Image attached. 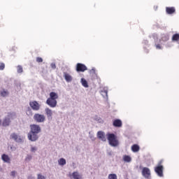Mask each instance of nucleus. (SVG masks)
Here are the masks:
<instances>
[{
    "label": "nucleus",
    "instance_id": "obj_1",
    "mask_svg": "<svg viewBox=\"0 0 179 179\" xmlns=\"http://www.w3.org/2000/svg\"><path fill=\"white\" fill-rule=\"evenodd\" d=\"M108 141L109 142V145L110 146H118L119 142L118 139L117 138V136L114 134H107Z\"/></svg>",
    "mask_w": 179,
    "mask_h": 179
},
{
    "label": "nucleus",
    "instance_id": "obj_2",
    "mask_svg": "<svg viewBox=\"0 0 179 179\" xmlns=\"http://www.w3.org/2000/svg\"><path fill=\"white\" fill-rule=\"evenodd\" d=\"M12 117H13V113H8L7 117H5L3 120H1V127H9L10 125V122L12 120Z\"/></svg>",
    "mask_w": 179,
    "mask_h": 179
},
{
    "label": "nucleus",
    "instance_id": "obj_3",
    "mask_svg": "<svg viewBox=\"0 0 179 179\" xmlns=\"http://www.w3.org/2000/svg\"><path fill=\"white\" fill-rule=\"evenodd\" d=\"M164 170V167L162 165V162H159L158 165L155 167V171L156 174H157L158 177H163V171Z\"/></svg>",
    "mask_w": 179,
    "mask_h": 179
},
{
    "label": "nucleus",
    "instance_id": "obj_4",
    "mask_svg": "<svg viewBox=\"0 0 179 179\" xmlns=\"http://www.w3.org/2000/svg\"><path fill=\"white\" fill-rule=\"evenodd\" d=\"M34 120L36 121V122H44V121H45V116L44 115L36 113L34 115Z\"/></svg>",
    "mask_w": 179,
    "mask_h": 179
},
{
    "label": "nucleus",
    "instance_id": "obj_5",
    "mask_svg": "<svg viewBox=\"0 0 179 179\" xmlns=\"http://www.w3.org/2000/svg\"><path fill=\"white\" fill-rule=\"evenodd\" d=\"M30 129V132H32V134H40L41 132V127L38 124H31Z\"/></svg>",
    "mask_w": 179,
    "mask_h": 179
},
{
    "label": "nucleus",
    "instance_id": "obj_6",
    "mask_svg": "<svg viewBox=\"0 0 179 179\" xmlns=\"http://www.w3.org/2000/svg\"><path fill=\"white\" fill-rule=\"evenodd\" d=\"M29 106L34 111H38L40 110L41 105L37 101H32L29 102Z\"/></svg>",
    "mask_w": 179,
    "mask_h": 179
},
{
    "label": "nucleus",
    "instance_id": "obj_7",
    "mask_svg": "<svg viewBox=\"0 0 179 179\" xmlns=\"http://www.w3.org/2000/svg\"><path fill=\"white\" fill-rule=\"evenodd\" d=\"M76 71L77 72H85V71H87V67L83 64L78 63L76 66Z\"/></svg>",
    "mask_w": 179,
    "mask_h": 179
},
{
    "label": "nucleus",
    "instance_id": "obj_8",
    "mask_svg": "<svg viewBox=\"0 0 179 179\" xmlns=\"http://www.w3.org/2000/svg\"><path fill=\"white\" fill-rule=\"evenodd\" d=\"M142 176H144L145 178H150V169L148 167H143L141 171Z\"/></svg>",
    "mask_w": 179,
    "mask_h": 179
},
{
    "label": "nucleus",
    "instance_id": "obj_9",
    "mask_svg": "<svg viewBox=\"0 0 179 179\" xmlns=\"http://www.w3.org/2000/svg\"><path fill=\"white\" fill-rule=\"evenodd\" d=\"M57 99H54L49 97L46 100V104H48V106H50L52 108L57 107Z\"/></svg>",
    "mask_w": 179,
    "mask_h": 179
},
{
    "label": "nucleus",
    "instance_id": "obj_10",
    "mask_svg": "<svg viewBox=\"0 0 179 179\" xmlns=\"http://www.w3.org/2000/svg\"><path fill=\"white\" fill-rule=\"evenodd\" d=\"M28 139L29 141H31L32 142H36V141H37V139H38V136L37 135V133H33V132L30 131L28 134Z\"/></svg>",
    "mask_w": 179,
    "mask_h": 179
},
{
    "label": "nucleus",
    "instance_id": "obj_11",
    "mask_svg": "<svg viewBox=\"0 0 179 179\" xmlns=\"http://www.w3.org/2000/svg\"><path fill=\"white\" fill-rule=\"evenodd\" d=\"M45 111L48 120H52V110L50 108H46Z\"/></svg>",
    "mask_w": 179,
    "mask_h": 179
},
{
    "label": "nucleus",
    "instance_id": "obj_12",
    "mask_svg": "<svg viewBox=\"0 0 179 179\" xmlns=\"http://www.w3.org/2000/svg\"><path fill=\"white\" fill-rule=\"evenodd\" d=\"M10 139H13L15 142H22V138L20 136L15 133L10 135Z\"/></svg>",
    "mask_w": 179,
    "mask_h": 179
},
{
    "label": "nucleus",
    "instance_id": "obj_13",
    "mask_svg": "<svg viewBox=\"0 0 179 179\" xmlns=\"http://www.w3.org/2000/svg\"><path fill=\"white\" fill-rule=\"evenodd\" d=\"M1 159L3 160V162H4V163L10 164V157H9V155H8L3 154L1 155Z\"/></svg>",
    "mask_w": 179,
    "mask_h": 179
},
{
    "label": "nucleus",
    "instance_id": "obj_14",
    "mask_svg": "<svg viewBox=\"0 0 179 179\" xmlns=\"http://www.w3.org/2000/svg\"><path fill=\"white\" fill-rule=\"evenodd\" d=\"M97 137L99 138V139H101V141H103V142H106V136L104 135V132L103 131H98Z\"/></svg>",
    "mask_w": 179,
    "mask_h": 179
},
{
    "label": "nucleus",
    "instance_id": "obj_15",
    "mask_svg": "<svg viewBox=\"0 0 179 179\" xmlns=\"http://www.w3.org/2000/svg\"><path fill=\"white\" fill-rule=\"evenodd\" d=\"M166 12L168 15H173V13H176V8L174 7H166Z\"/></svg>",
    "mask_w": 179,
    "mask_h": 179
},
{
    "label": "nucleus",
    "instance_id": "obj_16",
    "mask_svg": "<svg viewBox=\"0 0 179 179\" xmlns=\"http://www.w3.org/2000/svg\"><path fill=\"white\" fill-rule=\"evenodd\" d=\"M113 127H116L117 128H120V127H122V122L121 120L116 119L113 121Z\"/></svg>",
    "mask_w": 179,
    "mask_h": 179
},
{
    "label": "nucleus",
    "instance_id": "obj_17",
    "mask_svg": "<svg viewBox=\"0 0 179 179\" xmlns=\"http://www.w3.org/2000/svg\"><path fill=\"white\" fill-rule=\"evenodd\" d=\"M49 96L50 99H53L55 100H57L59 98L58 94H57V92H50Z\"/></svg>",
    "mask_w": 179,
    "mask_h": 179
},
{
    "label": "nucleus",
    "instance_id": "obj_18",
    "mask_svg": "<svg viewBox=\"0 0 179 179\" xmlns=\"http://www.w3.org/2000/svg\"><path fill=\"white\" fill-rule=\"evenodd\" d=\"M140 147L138 144H134L131 146V150L134 153H136V152H139Z\"/></svg>",
    "mask_w": 179,
    "mask_h": 179
},
{
    "label": "nucleus",
    "instance_id": "obj_19",
    "mask_svg": "<svg viewBox=\"0 0 179 179\" xmlns=\"http://www.w3.org/2000/svg\"><path fill=\"white\" fill-rule=\"evenodd\" d=\"M64 79L67 82H72V76L67 73H64Z\"/></svg>",
    "mask_w": 179,
    "mask_h": 179
},
{
    "label": "nucleus",
    "instance_id": "obj_20",
    "mask_svg": "<svg viewBox=\"0 0 179 179\" xmlns=\"http://www.w3.org/2000/svg\"><path fill=\"white\" fill-rule=\"evenodd\" d=\"M72 177L74 179H83L82 175L79 174L78 172H73L72 173Z\"/></svg>",
    "mask_w": 179,
    "mask_h": 179
},
{
    "label": "nucleus",
    "instance_id": "obj_21",
    "mask_svg": "<svg viewBox=\"0 0 179 179\" xmlns=\"http://www.w3.org/2000/svg\"><path fill=\"white\" fill-rule=\"evenodd\" d=\"M58 163L59 166H65V164H66V160L64 158H61L58 160Z\"/></svg>",
    "mask_w": 179,
    "mask_h": 179
},
{
    "label": "nucleus",
    "instance_id": "obj_22",
    "mask_svg": "<svg viewBox=\"0 0 179 179\" xmlns=\"http://www.w3.org/2000/svg\"><path fill=\"white\" fill-rule=\"evenodd\" d=\"M172 41H179V34H175L173 35Z\"/></svg>",
    "mask_w": 179,
    "mask_h": 179
},
{
    "label": "nucleus",
    "instance_id": "obj_23",
    "mask_svg": "<svg viewBox=\"0 0 179 179\" xmlns=\"http://www.w3.org/2000/svg\"><path fill=\"white\" fill-rule=\"evenodd\" d=\"M81 83L84 87H89V85L87 84L86 79L81 78Z\"/></svg>",
    "mask_w": 179,
    "mask_h": 179
},
{
    "label": "nucleus",
    "instance_id": "obj_24",
    "mask_svg": "<svg viewBox=\"0 0 179 179\" xmlns=\"http://www.w3.org/2000/svg\"><path fill=\"white\" fill-rule=\"evenodd\" d=\"M162 41H169L170 40V36L169 35H163L162 38Z\"/></svg>",
    "mask_w": 179,
    "mask_h": 179
},
{
    "label": "nucleus",
    "instance_id": "obj_25",
    "mask_svg": "<svg viewBox=\"0 0 179 179\" xmlns=\"http://www.w3.org/2000/svg\"><path fill=\"white\" fill-rule=\"evenodd\" d=\"M123 160H124V162H127V163H129L131 162V160H132V159L131 158V157H129L128 155H124L123 157Z\"/></svg>",
    "mask_w": 179,
    "mask_h": 179
},
{
    "label": "nucleus",
    "instance_id": "obj_26",
    "mask_svg": "<svg viewBox=\"0 0 179 179\" xmlns=\"http://www.w3.org/2000/svg\"><path fill=\"white\" fill-rule=\"evenodd\" d=\"M0 94H1V96H2V97H6V96H8V94H9V92H8V91L3 90V91L0 92Z\"/></svg>",
    "mask_w": 179,
    "mask_h": 179
},
{
    "label": "nucleus",
    "instance_id": "obj_27",
    "mask_svg": "<svg viewBox=\"0 0 179 179\" xmlns=\"http://www.w3.org/2000/svg\"><path fill=\"white\" fill-rule=\"evenodd\" d=\"M117 175L115 173H110L108 175V179H117Z\"/></svg>",
    "mask_w": 179,
    "mask_h": 179
},
{
    "label": "nucleus",
    "instance_id": "obj_28",
    "mask_svg": "<svg viewBox=\"0 0 179 179\" xmlns=\"http://www.w3.org/2000/svg\"><path fill=\"white\" fill-rule=\"evenodd\" d=\"M17 71L18 73H22V72H23V67H22V66H18Z\"/></svg>",
    "mask_w": 179,
    "mask_h": 179
},
{
    "label": "nucleus",
    "instance_id": "obj_29",
    "mask_svg": "<svg viewBox=\"0 0 179 179\" xmlns=\"http://www.w3.org/2000/svg\"><path fill=\"white\" fill-rule=\"evenodd\" d=\"M3 69H5V64L0 63V71H3Z\"/></svg>",
    "mask_w": 179,
    "mask_h": 179
},
{
    "label": "nucleus",
    "instance_id": "obj_30",
    "mask_svg": "<svg viewBox=\"0 0 179 179\" xmlns=\"http://www.w3.org/2000/svg\"><path fill=\"white\" fill-rule=\"evenodd\" d=\"M36 62H43V58L40 57H36Z\"/></svg>",
    "mask_w": 179,
    "mask_h": 179
},
{
    "label": "nucleus",
    "instance_id": "obj_31",
    "mask_svg": "<svg viewBox=\"0 0 179 179\" xmlns=\"http://www.w3.org/2000/svg\"><path fill=\"white\" fill-rule=\"evenodd\" d=\"M26 162H29L31 160V155H27V157L25 158Z\"/></svg>",
    "mask_w": 179,
    "mask_h": 179
},
{
    "label": "nucleus",
    "instance_id": "obj_32",
    "mask_svg": "<svg viewBox=\"0 0 179 179\" xmlns=\"http://www.w3.org/2000/svg\"><path fill=\"white\" fill-rule=\"evenodd\" d=\"M38 179H45V177L41 174H38Z\"/></svg>",
    "mask_w": 179,
    "mask_h": 179
},
{
    "label": "nucleus",
    "instance_id": "obj_33",
    "mask_svg": "<svg viewBox=\"0 0 179 179\" xmlns=\"http://www.w3.org/2000/svg\"><path fill=\"white\" fill-rule=\"evenodd\" d=\"M50 66H51L52 69H55V68H57V66L55 65V63H52L50 64Z\"/></svg>",
    "mask_w": 179,
    "mask_h": 179
},
{
    "label": "nucleus",
    "instance_id": "obj_34",
    "mask_svg": "<svg viewBox=\"0 0 179 179\" xmlns=\"http://www.w3.org/2000/svg\"><path fill=\"white\" fill-rule=\"evenodd\" d=\"M10 176L12 177H15V176H16V171H11Z\"/></svg>",
    "mask_w": 179,
    "mask_h": 179
},
{
    "label": "nucleus",
    "instance_id": "obj_35",
    "mask_svg": "<svg viewBox=\"0 0 179 179\" xmlns=\"http://www.w3.org/2000/svg\"><path fill=\"white\" fill-rule=\"evenodd\" d=\"M156 48L157 50H162V46L159 44L156 45Z\"/></svg>",
    "mask_w": 179,
    "mask_h": 179
},
{
    "label": "nucleus",
    "instance_id": "obj_36",
    "mask_svg": "<svg viewBox=\"0 0 179 179\" xmlns=\"http://www.w3.org/2000/svg\"><path fill=\"white\" fill-rule=\"evenodd\" d=\"M31 152H36V150H37V148H36L35 147H32L31 148Z\"/></svg>",
    "mask_w": 179,
    "mask_h": 179
},
{
    "label": "nucleus",
    "instance_id": "obj_37",
    "mask_svg": "<svg viewBox=\"0 0 179 179\" xmlns=\"http://www.w3.org/2000/svg\"><path fill=\"white\" fill-rule=\"evenodd\" d=\"M102 93H104L105 96H107V94H108V92L107 90H104V91L102 92Z\"/></svg>",
    "mask_w": 179,
    "mask_h": 179
},
{
    "label": "nucleus",
    "instance_id": "obj_38",
    "mask_svg": "<svg viewBox=\"0 0 179 179\" xmlns=\"http://www.w3.org/2000/svg\"><path fill=\"white\" fill-rule=\"evenodd\" d=\"M0 127H1V119H0Z\"/></svg>",
    "mask_w": 179,
    "mask_h": 179
}]
</instances>
